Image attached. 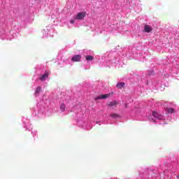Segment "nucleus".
Returning a JSON list of instances; mask_svg holds the SVG:
<instances>
[{
    "instance_id": "f257e3e1",
    "label": "nucleus",
    "mask_w": 179,
    "mask_h": 179,
    "mask_svg": "<svg viewBox=\"0 0 179 179\" xmlns=\"http://www.w3.org/2000/svg\"><path fill=\"white\" fill-rule=\"evenodd\" d=\"M85 17H86V13L85 12L78 13L76 16L77 20H82L83 19H85Z\"/></svg>"
},
{
    "instance_id": "f03ea898",
    "label": "nucleus",
    "mask_w": 179,
    "mask_h": 179,
    "mask_svg": "<svg viewBox=\"0 0 179 179\" xmlns=\"http://www.w3.org/2000/svg\"><path fill=\"white\" fill-rule=\"evenodd\" d=\"M110 96H111V94H101V95H100L99 96H96V97L95 98V100H100V99L104 100V99H106L110 97Z\"/></svg>"
},
{
    "instance_id": "7ed1b4c3",
    "label": "nucleus",
    "mask_w": 179,
    "mask_h": 179,
    "mask_svg": "<svg viewBox=\"0 0 179 179\" xmlns=\"http://www.w3.org/2000/svg\"><path fill=\"white\" fill-rule=\"evenodd\" d=\"M80 59H82V56L80 55H75L71 58L73 62H80Z\"/></svg>"
},
{
    "instance_id": "20e7f679",
    "label": "nucleus",
    "mask_w": 179,
    "mask_h": 179,
    "mask_svg": "<svg viewBox=\"0 0 179 179\" xmlns=\"http://www.w3.org/2000/svg\"><path fill=\"white\" fill-rule=\"evenodd\" d=\"M152 30H153V29L152 28V27L150 25H145L144 27V31L145 33H150V31H152Z\"/></svg>"
},
{
    "instance_id": "39448f33",
    "label": "nucleus",
    "mask_w": 179,
    "mask_h": 179,
    "mask_svg": "<svg viewBox=\"0 0 179 179\" xmlns=\"http://www.w3.org/2000/svg\"><path fill=\"white\" fill-rule=\"evenodd\" d=\"M48 71H45V73L43 75L41 76V77L40 78V80H41V82H44V80H45V79L48 78Z\"/></svg>"
},
{
    "instance_id": "423d86ee",
    "label": "nucleus",
    "mask_w": 179,
    "mask_h": 179,
    "mask_svg": "<svg viewBox=\"0 0 179 179\" xmlns=\"http://www.w3.org/2000/svg\"><path fill=\"white\" fill-rule=\"evenodd\" d=\"M117 104H118V103L116 101H115L110 102L108 103V106L109 107H115V106H117Z\"/></svg>"
},
{
    "instance_id": "0eeeda50",
    "label": "nucleus",
    "mask_w": 179,
    "mask_h": 179,
    "mask_svg": "<svg viewBox=\"0 0 179 179\" xmlns=\"http://www.w3.org/2000/svg\"><path fill=\"white\" fill-rule=\"evenodd\" d=\"M59 108H60L61 113H64V112L65 111V108H66V106H65L64 103H62V104L60 105Z\"/></svg>"
},
{
    "instance_id": "6e6552de",
    "label": "nucleus",
    "mask_w": 179,
    "mask_h": 179,
    "mask_svg": "<svg viewBox=\"0 0 179 179\" xmlns=\"http://www.w3.org/2000/svg\"><path fill=\"white\" fill-rule=\"evenodd\" d=\"M152 115L153 117H155V118H158L159 120L162 118V116L159 115V113H157V112H152Z\"/></svg>"
},
{
    "instance_id": "1a4fd4ad",
    "label": "nucleus",
    "mask_w": 179,
    "mask_h": 179,
    "mask_svg": "<svg viewBox=\"0 0 179 179\" xmlns=\"http://www.w3.org/2000/svg\"><path fill=\"white\" fill-rule=\"evenodd\" d=\"M40 92H41V87H38L35 91V96H38Z\"/></svg>"
},
{
    "instance_id": "9d476101",
    "label": "nucleus",
    "mask_w": 179,
    "mask_h": 179,
    "mask_svg": "<svg viewBox=\"0 0 179 179\" xmlns=\"http://www.w3.org/2000/svg\"><path fill=\"white\" fill-rule=\"evenodd\" d=\"M125 85V83H119L117 84V87H118V89H122V87H124V86Z\"/></svg>"
},
{
    "instance_id": "9b49d317",
    "label": "nucleus",
    "mask_w": 179,
    "mask_h": 179,
    "mask_svg": "<svg viewBox=\"0 0 179 179\" xmlns=\"http://www.w3.org/2000/svg\"><path fill=\"white\" fill-rule=\"evenodd\" d=\"M168 113L169 114H174V113H176V110L173 108H168Z\"/></svg>"
},
{
    "instance_id": "f8f14e48",
    "label": "nucleus",
    "mask_w": 179,
    "mask_h": 179,
    "mask_svg": "<svg viewBox=\"0 0 179 179\" xmlns=\"http://www.w3.org/2000/svg\"><path fill=\"white\" fill-rule=\"evenodd\" d=\"M85 58H86L87 61H92V59H93V56H92V55H87V56L85 57Z\"/></svg>"
},
{
    "instance_id": "ddd939ff",
    "label": "nucleus",
    "mask_w": 179,
    "mask_h": 179,
    "mask_svg": "<svg viewBox=\"0 0 179 179\" xmlns=\"http://www.w3.org/2000/svg\"><path fill=\"white\" fill-rule=\"evenodd\" d=\"M110 117H112V118H118L120 115H118L117 113H113L110 115Z\"/></svg>"
},
{
    "instance_id": "4468645a",
    "label": "nucleus",
    "mask_w": 179,
    "mask_h": 179,
    "mask_svg": "<svg viewBox=\"0 0 179 179\" xmlns=\"http://www.w3.org/2000/svg\"><path fill=\"white\" fill-rule=\"evenodd\" d=\"M70 23H72V24L75 23V20H71L70 21Z\"/></svg>"
}]
</instances>
